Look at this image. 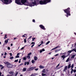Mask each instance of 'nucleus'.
<instances>
[{
    "label": "nucleus",
    "instance_id": "45",
    "mask_svg": "<svg viewBox=\"0 0 76 76\" xmlns=\"http://www.w3.org/2000/svg\"><path fill=\"white\" fill-rule=\"evenodd\" d=\"M27 58H30V56H28Z\"/></svg>",
    "mask_w": 76,
    "mask_h": 76
},
{
    "label": "nucleus",
    "instance_id": "14",
    "mask_svg": "<svg viewBox=\"0 0 76 76\" xmlns=\"http://www.w3.org/2000/svg\"><path fill=\"white\" fill-rule=\"evenodd\" d=\"M40 69H44L45 67L42 65H40L39 66Z\"/></svg>",
    "mask_w": 76,
    "mask_h": 76
},
{
    "label": "nucleus",
    "instance_id": "11",
    "mask_svg": "<svg viewBox=\"0 0 76 76\" xmlns=\"http://www.w3.org/2000/svg\"><path fill=\"white\" fill-rule=\"evenodd\" d=\"M59 47V46H58L56 47V48H53L52 49V50H51V51H53V50H56V48H57Z\"/></svg>",
    "mask_w": 76,
    "mask_h": 76
},
{
    "label": "nucleus",
    "instance_id": "2",
    "mask_svg": "<svg viewBox=\"0 0 76 76\" xmlns=\"http://www.w3.org/2000/svg\"><path fill=\"white\" fill-rule=\"evenodd\" d=\"M51 0H44V1H39V4L41 5L46 4L50 2Z\"/></svg>",
    "mask_w": 76,
    "mask_h": 76
},
{
    "label": "nucleus",
    "instance_id": "22",
    "mask_svg": "<svg viewBox=\"0 0 76 76\" xmlns=\"http://www.w3.org/2000/svg\"><path fill=\"white\" fill-rule=\"evenodd\" d=\"M42 72L45 73V69H43V70L42 71Z\"/></svg>",
    "mask_w": 76,
    "mask_h": 76
},
{
    "label": "nucleus",
    "instance_id": "28",
    "mask_svg": "<svg viewBox=\"0 0 76 76\" xmlns=\"http://www.w3.org/2000/svg\"><path fill=\"white\" fill-rule=\"evenodd\" d=\"M10 74V75H13V74L14 72H9Z\"/></svg>",
    "mask_w": 76,
    "mask_h": 76
},
{
    "label": "nucleus",
    "instance_id": "4",
    "mask_svg": "<svg viewBox=\"0 0 76 76\" xmlns=\"http://www.w3.org/2000/svg\"><path fill=\"white\" fill-rule=\"evenodd\" d=\"M4 1V3L5 4H8L12 3V1L11 0H3Z\"/></svg>",
    "mask_w": 76,
    "mask_h": 76
},
{
    "label": "nucleus",
    "instance_id": "26",
    "mask_svg": "<svg viewBox=\"0 0 76 76\" xmlns=\"http://www.w3.org/2000/svg\"><path fill=\"white\" fill-rule=\"evenodd\" d=\"M69 60H70V58H68L66 61V62H68V61H69Z\"/></svg>",
    "mask_w": 76,
    "mask_h": 76
},
{
    "label": "nucleus",
    "instance_id": "29",
    "mask_svg": "<svg viewBox=\"0 0 76 76\" xmlns=\"http://www.w3.org/2000/svg\"><path fill=\"white\" fill-rule=\"evenodd\" d=\"M7 35L6 34H5V36H4V39H6V38H7Z\"/></svg>",
    "mask_w": 76,
    "mask_h": 76
},
{
    "label": "nucleus",
    "instance_id": "64",
    "mask_svg": "<svg viewBox=\"0 0 76 76\" xmlns=\"http://www.w3.org/2000/svg\"><path fill=\"white\" fill-rule=\"evenodd\" d=\"M20 76H23V75H20Z\"/></svg>",
    "mask_w": 76,
    "mask_h": 76
},
{
    "label": "nucleus",
    "instance_id": "20",
    "mask_svg": "<svg viewBox=\"0 0 76 76\" xmlns=\"http://www.w3.org/2000/svg\"><path fill=\"white\" fill-rule=\"evenodd\" d=\"M34 60H37L38 59V58H37L36 56H35L34 57Z\"/></svg>",
    "mask_w": 76,
    "mask_h": 76
},
{
    "label": "nucleus",
    "instance_id": "46",
    "mask_svg": "<svg viewBox=\"0 0 76 76\" xmlns=\"http://www.w3.org/2000/svg\"><path fill=\"white\" fill-rule=\"evenodd\" d=\"M38 70V68H37L35 69V70L36 71H37V70Z\"/></svg>",
    "mask_w": 76,
    "mask_h": 76
},
{
    "label": "nucleus",
    "instance_id": "54",
    "mask_svg": "<svg viewBox=\"0 0 76 76\" xmlns=\"http://www.w3.org/2000/svg\"><path fill=\"white\" fill-rule=\"evenodd\" d=\"M26 63H27V65H28V64H29V62H27Z\"/></svg>",
    "mask_w": 76,
    "mask_h": 76
},
{
    "label": "nucleus",
    "instance_id": "47",
    "mask_svg": "<svg viewBox=\"0 0 76 76\" xmlns=\"http://www.w3.org/2000/svg\"><path fill=\"white\" fill-rule=\"evenodd\" d=\"M23 60H26V58H25V57L23 58Z\"/></svg>",
    "mask_w": 76,
    "mask_h": 76
},
{
    "label": "nucleus",
    "instance_id": "44",
    "mask_svg": "<svg viewBox=\"0 0 76 76\" xmlns=\"http://www.w3.org/2000/svg\"><path fill=\"white\" fill-rule=\"evenodd\" d=\"M73 51H74L75 52H76V49H74L73 50H72Z\"/></svg>",
    "mask_w": 76,
    "mask_h": 76
},
{
    "label": "nucleus",
    "instance_id": "7",
    "mask_svg": "<svg viewBox=\"0 0 76 76\" xmlns=\"http://www.w3.org/2000/svg\"><path fill=\"white\" fill-rule=\"evenodd\" d=\"M7 67L8 68H12V67H13V65L10 64H9L8 65H7Z\"/></svg>",
    "mask_w": 76,
    "mask_h": 76
},
{
    "label": "nucleus",
    "instance_id": "49",
    "mask_svg": "<svg viewBox=\"0 0 76 76\" xmlns=\"http://www.w3.org/2000/svg\"><path fill=\"white\" fill-rule=\"evenodd\" d=\"M31 44H35V42H32L31 43Z\"/></svg>",
    "mask_w": 76,
    "mask_h": 76
},
{
    "label": "nucleus",
    "instance_id": "9",
    "mask_svg": "<svg viewBox=\"0 0 76 76\" xmlns=\"http://www.w3.org/2000/svg\"><path fill=\"white\" fill-rule=\"evenodd\" d=\"M67 56H65L64 55H62L61 56V58H62V60H63L65 58H66Z\"/></svg>",
    "mask_w": 76,
    "mask_h": 76
},
{
    "label": "nucleus",
    "instance_id": "24",
    "mask_svg": "<svg viewBox=\"0 0 76 76\" xmlns=\"http://www.w3.org/2000/svg\"><path fill=\"white\" fill-rule=\"evenodd\" d=\"M31 63H33V64H34L35 63V61L34 60H32V61H31Z\"/></svg>",
    "mask_w": 76,
    "mask_h": 76
},
{
    "label": "nucleus",
    "instance_id": "42",
    "mask_svg": "<svg viewBox=\"0 0 76 76\" xmlns=\"http://www.w3.org/2000/svg\"><path fill=\"white\" fill-rule=\"evenodd\" d=\"M60 66V64H58V65L57 66H56V68H57V67H58V66Z\"/></svg>",
    "mask_w": 76,
    "mask_h": 76
},
{
    "label": "nucleus",
    "instance_id": "41",
    "mask_svg": "<svg viewBox=\"0 0 76 76\" xmlns=\"http://www.w3.org/2000/svg\"><path fill=\"white\" fill-rule=\"evenodd\" d=\"M32 53H29L28 54V56H29V55H31V54Z\"/></svg>",
    "mask_w": 76,
    "mask_h": 76
},
{
    "label": "nucleus",
    "instance_id": "6",
    "mask_svg": "<svg viewBox=\"0 0 76 76\" xmlns=\"http://www.w3.org/2000/svg\"><path fill=\"white\" fill-rule=\"evenodd\" d=\"M39 26L40 27V28H41V29H42L43 30H45L46 29L45 28V27H44V26L42 25H40Z\"/></svg>",
    "mask_w": 76,
    "mask_h": 76
},
{
    "label": "nucleus",
    "instance_id": "27",
    "mask_svg": "<svg viewBox=\"0 0 76 76\" xmlns=\"http://www.w3.org/2000/svg\"><path fill=\"white\" fill-rule=\"evenodd\" d=\"M71 70H72L71 71V74H72V73H73V69L72 68H71Z\"/></svg>",
    "mask_w": 76,
    "mask_h": 76
},
{
    "label": "nucleus",
    "instance_id": "18",
    "mask_svg": "<svg viewBox=\"0 0 76 76\" xmlns=\"http://www.w3.org/2000/svg\"><path fill=\"white\" fill-rule=\"evenodd\" d=\"M60 50H58V49L57 50H55V53H57V52H58V51H60Z\"/></svg>",
    "mask_w": 76,
    "mask_h": 76
},
{
    "label": "nucleus",
    "instance_id": "32",
    "mask_svg": "<svg viewBox=\"0 0 76 76\" xmlns=\"http://www.w3.org/2000/svg\"><path fill=\"white\" fill-rule=\"evenodd\" d=\"M26 38L25 39H24V42L25 43L26 42Z\"/></svg>",
    "mask_w": 76,
    "mask_h": 76
},
{
    "label": "nucleus",
    "instance_id": "12",
    "mask_svg": "<svg viewBox=\"0 0 76 76\" xmlns=\"http://www.w3.org/2000/svg\"><path fill=\"white\" fill-rule=\"evenodd\" d=\"M67 66H66L65 67L64 69L63 70L64 72H66V70H67Z\"/></svg>",
    "mask_w": 76,
    "mask_h": 76
},
{
    "label": "nucleus",
    "instance_id": "30",
    "mask_svg": "<svg viewBox=\"0 0 76 76\" xmlns=\"http://www.w3.org/2000/svg\"><path fill=\"white\" fill-rule=\"evenodd\" d=\"M74 67V64H73L72 65V66H71V68H73V67Z\"/></svg>",
    "mask_w": 76,
    "mask_h": 76
},
{
    "label": "nucleus",
    "instance_id": "59",
    "mask_svg": "<svg viewBox=\"0 0 76 76\" xmlns=\"http://www.w3.org/2000/svg\"><path fill=\"white\" fill-rule=\"evenodd\" d=\"M20 66H22V65H23V64L22 63L21 64H20Z\"/></svg>",
    "mask_w": 76,
    "mask_h": 76
},
{
    "label": "nucleus",
    "instance_id": "63",
    "mask_svg": "<svg viewBox=\"0 0 76 76\" xmlns=\"http://www.w3.org/2000/svg\"><path fill=\"white\" fill-rule=\"evenodd\" d=\"M48 54H51V52L50 53Z\"/></svg>",
    "mask_w": 76,
    "mask_h": 76
},
{
    "label": "nucleus",
    "instance_id": "8",
    "mask_svg": "<svg viewBox=\"0 0 76 76\" xmlns=\"http://www.w3.org/2000/svg\"><path fill=\"white\" fill-rule=\"evenodd\" d=\"M35 68H36V67H31L29 68V70L30 71L33 70Z\"/></svg>",
    "mask_w": 76,
    "mask_h": 76
},
{
    "label": "nucleus",
    "instance_id": "53",
    "mask_svg": "<svg viewBox=\"0 0 76 76\" xmlns=\"http://www.w3.org/2000/svg\"><path fill=\"white\" fill-rule=\"evenodd\" d=\"M33 22H35V20H33Z\"/></svg>",
    "mask_w": 76,
    "mask_h": 76
},
{
    "label": "nucleus",
    "instance_id": "31",
    "mask_svg": "<svg viewBox=\"0 0 76 76\" xmlns=\"http://www.w3.org/2000/svg\"><path fill=\"white\" fill-rule=\"evenodd\" d=\"M42 76H45V75H46V74L42 73Z\"/></svg>",
    "mask_w": 76,
    "mask_h": 76
},
{
    "label": "nucleus",
    "instance_id": "21",
    "mask_svg": "<svg viewBox=\"0 0 76 76\" xmlns=\"http://www.w3.org/2000/svg\"><path fill=\"white\" fill-rule=\"evenodd\" d=\"M26 70V68H23V72H25Z\"/></svg>",
    "mask_w": 76,
    "mask_h": 76
},
{
    "label": "nucleus",
    "instance_id": "43",
    "mask_svg": "<svg viewBox=\"0 0 76 76\" xmlns=\"http://www.w3.org/2000/svg\"><path fill=\"white\" fill-rule=\"evenodd\" d=\"M73 72H74V73H75V72H76V69H74V70H73Z\"/></svg>",
    "mask_w": 76,
    "mask_h": 76
},
{
    "label": "nucleus",
    "instance_id": "5",
    "mask_svg": "<svg viewBox=\"0 0 76 76\" xmlns=\"http://www.w3.org/2000/svg\"><path fill=\"white\" fill-rule=\"evenodd\" d=\"M15 2L17 3V4H19L20 5H21V2L20 1V0H15Z\"/></svg>",
    "mask_w": 76,
    "mask_h": 76
},
{
    "label": "nucleus",
    "instance_id": "10",
    "mask_svg": "<svg viewBox=\"0 0 76 76\" xmlns=\"http://www.w3.org/2000/svg\"><path fill=\"white\" fill-rule=\"evenodd\" d=\"M45 51V49L43 48L42 49V50H40V53H41L42 52V51Z\"/></svg>",
    "mask_w": 76,
    "mask_h": 76
},
{
    "label": "nucleus",
    "instance_id": "62",
    "mask_svg": "<svg viewBox=\"0 0 76 76\" xmlns=\"http://www.w3.org/2000/svg\"><path fill=\"white\" fill-rule=\"evenodd\" d=\"M32 38V36H30L29 37V39H30V38Z\"/></svg>",
    "mask_w": 76,
    "mask_h": 76
},
{
    "label": "nucleus",
    "instance_id": "19",
    "mask_svg": "<svg viewBox=\"0 0 76 76\" xmlns=\"http://www.w3.org/2000/svg\"><path fill=\"white\" fill-rule=\"evenodd\" d=\"M73 51V50H69V51H68V52L69 53V54H70V53H72V51Z\"/></svg>",
    "mask_w": 76,
    "mask_h": 76
},
{
    "label": "nucleus",
    "instance_id": "36",
    "mask_svg": "<svg viewBox=\"0 0 76 76\" xmlns=\"http://www.w3.org/2000/svg\"><path fill=\"white\" fill-rule=\"evenodd\" d=\"M18 60H15V62H17L18 61Z\"/></svg>",
    "mask_w": 76,
    "mask_h": 76
},
{
    "label": "nucleus",
    "instance_id": "51",
    "mask_svg": "<svg viewBox=\"0 0 76 76\" xmlns=\"http://www.w3.org/2000/svg\"><path fill=\"white\" fill-rule=\"evenodd\" d=\"M6 55H7V53H5V54L4 55V56H6Z\"/></svg>",
    "mask_w": 76,
    "mask_h": 76
},
{
    "label": "nucleus",
    "instance_id": "17",
    "mask_svg": "<svg viewBox=\"0 0 76 76\" xmlns=\"http://www.w3.org/2000/svg\"><path fill=\"white\" fill-rule=\"evenodd\" d=\"M75 56H76V55H74L71 56V58H74Z\"/></svg>",
    "mask_w": 76,
    "mask_h": 76
},
{
    "label": "nucleus",
    "instance_id": "50",
    "mask_svg": "<svg viewBox=\"0 0 76 76\" xmlns=\"http://www.w3.org/2000/svg\"><path fill=\"white\" fill-rule=\"evenodd\" d=\"M10 55V56H12V53H9Z\"/></svg>",
    "mask_w": 76,
    "mask_h": 76
},
{
    "label": "nucleus",
    "instance_id": "38",
    "mask_svg": "<svg viewBox=\"0 0 76 76\" xmlns=\"http://www.w3.org/2000/svg\"><path fill=\"white\" fill-rule=\"evenodd\" d=\"M44 44L43 42V41H42L41 42V44H40L42 45V44Z\"/></svg>",
    "mask_w": 76,
    "mask_h": 76
},
{
    "label": "nucleus",
    "instance_id": "57",
    "mask_svg": "<svg viewBox=\"0 0 76 76\" xmlns=\"http://www.w3.org/2000/svg\"><path fill=\"white\" fill-rule=\"evenodd\" d=\"M19 54H20L19 53H17V56H19Z\"/></svg>",
    "mask_w": 76,
    "mask_h": 76
},
{
    "label": "nucleus",
    "instance_id": "40",
    "mask_svg": "<svg viewBox=\"0 0 76 76\" xmlns=\"http://www.w3.org/2000/svg\"><path fill=\"white\" fill-rule=\"evenodd\" d=\"M7 49L9 50H10V47H8Z\"/></svg>",
    "mask_w": 76,
    "mask_h": 76
},
{
    "label": "nucleus",
    "instance_id": "55",
    "mask_svg": "<svg viewBox=\"0 0 76 76\" xmlns=\"http://www.w3.org/2000/svg\"><path fill=\"white\" fill-rule=\"evenodd\" d=\"M22 37H25V35H23V36H22Z\"/></svg>",
    "mask_w": 76,
    "mask_h": 76
},
{
    "label": "nucleus",
    "instance_id": "48",
    "mask_svg": "<svg viewBox=\"0 0 76 76\" xmlns=\"http://www.w3.org/2000/svg\"><path fill=\"white\" fill-rule=\"evenodd\" d=\"M58 56V54H56V55H54V56H55V57H56V56Z\"/></svg>",
    "mask_w": 76,
    "mask_h": 76
},
{
    "label": "nucleus",
    "instance_id": "39",
    "mask_svg": "<svg viewBox=\"0 0 76 76\" xmlns=\"http://www.w3.org/2000/svg\"><path fill=\"white\" fill-rule=\"evenodd\" d=\"M34 45H35V44H34L33 45L31 46V47H32V48L33 47H34Z\"/></svg>",
    "mask_w": 76,
    "mask_h": 76
},
{
    "label": "nucleus",
    "instance_id": "37",
    "mask_svg": "<svg viewBox=\"0 0 76 76\" xmlns=\"http://www.w3.org/2000/svg\"><path fill=\"white\" fill-rule=\"evenodd\" d=\"M19 56H18V55H17V56L15 57L16 58H19Z\"/></svg>",
    "mask_w": 76,
    "mask_h": 76
},
{
    "label": "nucleus",
    "instance_id": "25",
    "mask_svg": "<svg viewBox=\"0 0 76 76\" xmlns=\"http://www.w3.org/2000/svg\"><path fill=\"white\" fill-rule=\"evenodd\" d=\"M50 41H48V42L46 44V45H48V44H49V43H50Z\"/></svg>",
    "mask_w": 76,
    "mask_h": 76
},
{
    "label": "nucleus",
    "instance_id": "13",
    "mask_svg": "<svg viewBox=\"0 0 76 76\" xmlns=\"http://www.w3.org/2000/svg\"><path fill=\"white\" fill-rule=\"evenodd\" d=\"M9 42V39H8L7 40H6L4 41L5 44H7V42Z\"/></svg>",
    "mask_w": 76,
    "mask_h": 76
},
{
    "label": "nucleus",
    "instance_id": "15",
    "mask_svg": "<svg viewBox=\"0 0 76 76\" xmlns=\"http://www.w3.org/2000/svg\"><path fill=\"white\" fill-rule=\"evenodd\" d=\"M0 68H1V70H2L4 68V66L1 65H0Z\"/></svg>",
    "mask_w": 76,
    "mask_h": 76
},
{
    "label": "nucleus",
    "instance_id": "16",
    "mask_svg": "<svg viewBox=\"0 0 76 76\" xmlns=\"http://www.w3.org/2000/svg\"><path fill=\"white\" fill-rule=\"evenodd\" d=\"M4 64H7V65H8V64H9V62H7V61L4 62Z\"/></svg>",
    "mask_w": 76,
    "mask_h": 76
},
{
    "label": "nucleus",
    "instance_id": "35",
    "mask_svg": "<svg viewBox=\"0 0 76 76\" xmlns=\"http://www.w3.org/2000/svg\"><path fill=\"white\" fill-rule=\"evenodd\" d=\"M13 58H14L12 56L11 57H10V59H13Z\"/></svg>",
    "mask_w": 76,
    "mask_h": 76
},
{
    "label": "nucleus",
    "instance_id": "1",
    "mask_svg": "<svg viewBox=\"0 0 76 76\" xmlns=\"http://www.w3.org/2000/svg\"><path fill=\"white\" fill-rule=\"evenodd\" d=\"M21 2L24 5L29 6L30 7L34 6L36 5V1H35L32 3L29 4L26 0H21Z\"/></svg>",
    "mask_w": 76,
    "mask_h": 76
},
{
    "label": "nucleus",
    "instance_id": "52",
    "mask_svg": "<svg viewBox=\"0 0 76 76\" xmlns=\"http://www.w3.org/2000/svg\"><path fill=\"white\" fill-rule=\"evenodd\" d=\"M24 48H25V47H22L21 48V50H23V49H24Z\"/></svg>",
    "mask_w": 76,
    "mask_h": 76
},
{
    "label": "nucleus",
    "instance_id": "3",
    "mask_svg": "<svg viewBox=\"0 0 76 76\" xmlns=\"http://www.w3.org/2000/svg\"><path fill=\"white\" fill-rule=\"evenodd\" d=\"M70 8H68L67 9L65 10L64 12L66 14V17H68L69 16H70L71 15L70 13Z\"/></svg>",
    "mask_w": 76,
    "mask_h": 76
},
{
    "label": "nucleus",
    "instance_id": "61",
    "mask_svg": "<svg viewBox=\"0 0 76 76\" xmlns=\"http://www.w3.org/2000/svg\"><path fill=\"white\" fill-rule=\"evenodd\" d=\"M1 72H0V76H1Z\"/></svg>",
    "mask_w": 76,
    "mask_h": 76
},
{
    "label": "nucleus",
    "instance_id": "23",
    "mask_svg": "<svg viewBox=\"0 0 76 76\" xmlns=\"http://www.w3.org/2000/svg\"><path fill=\"white\" fill-rule=\"evenodd\" d=\"M70 67H71V64H69L68 67V69H70Z\"/></svg>",
    "mask_w": 76,
    "mask_h": 76
},
{
    "label": "nucleus",
    "instance_id": "33",
    "mask_svg": "<svg viewBox=\"0 0 76 76\" xmlns=\"http://www.w3.org/2000/svg\"><path fill=\"white\" fill-rule=\"evenodd\" d=\"M36 38H32V39L33 40V41H34L35 40V39Z\"/></svg>",
    "mask_w": 76,
    "mask_h": 76
},
{
    "label": "nucleus",
    "instance_id": "34",
    "mask_svg": "<svg viewBox=\"0 0 76 76\" xmlns=\"http://www.w3.org/2000/svg\"><path fill=\"white\" fill-rule=\"evenodd\" d=\"M30 76H35V74H32Z\"/></svg>",
    "mask_w": 76,
    "mask_h": 76
},
{
    "label": "nucleus",
    "instance_id": "60",
    "mask_svg": "<svg viewBox=\"0 0 76 76\" xmlns=\"http://www.w3.org/2000/svg\"><path fill=\"white\" fill-rule=\"evenodd\" d=\"M41 45V44H40L38 46V47H40V46Z\"/></svg>",
    "mask_w": 76,
    "mask_h": 76
},
{
    "label": "nucleus",
    "instance_id": "58",
    "mask_svg": "<svg viewBox=\"0 0 76 76\" xmlns=\"http://www.w3.org/2000/svg\"><path fill=\"white\" fill-rule=\"evenodd\" d=\"M17 39V38H14V40H15V39Z\"/></svg>",
    "mask_w": 76,
    "mask_h": 76
},
{
    "label": "nucleus",
    "instance_id": "56",
    "mask_svg": "<svg viewBox=\"0 0 76 76\" xmlns=\"http://www.w3.org/2000/svg\"><path fill=\"white\" fill-rule=\"evenodd\" d=\"M26 64H27V63H26V62H25V63H24V65H26Z\"/></svg>",
    "mask_w": 76,
    "mask_h": 76
}]
</instances>
